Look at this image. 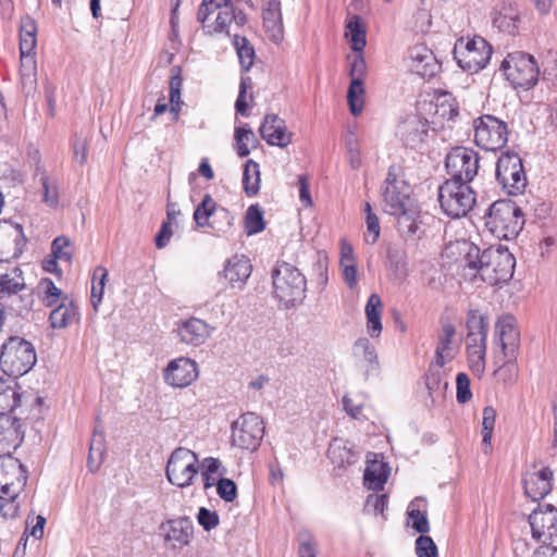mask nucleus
<instances>
[{
	"mask_svg": "<svg viewBox=\"0 0 557 557\" xmlns=\"http://www.w3.org/2000/svg\"><path fill=\"white\" fill-rule=\"evenodd\" d=\"M516 259L507 248L490 247L480 250L470 245L462 265L465 280L474 282L478 276L492 286L508 282L515 272Z\"/></svg>",
	"mask_w": 557,
	"mask_h": 557,
	"instance_id": "nucleus-1",
	"label": "nucleus"
},
{
	"mask_svg": "<svg viewBox=\"0 0 557 557\" xmlns=\"http://www.w3.org/2000/svg\"><path fill=\"white\" fill-rule=\"evenodd\" d=\"M274 298L284 309L299 306L306 298L307 280L294 264L278 261L272 270Z\"/></svg>",
	"mask_w": 557,
	"mask_h": 557,
	"instance_id": "nucleus-2",
	"label": "nucleus"
},
{
	"mask_svg": "<svg viewBox=\"0 0 557 557\" xmlns=\"http://www.w3.org/2000/svg\"><path fill=\"white\" fill-rule=\"evenodd\" d=\"M486 230L498 239H512L522 230V210L509 199L493 202L484 214Z\"/></svg>",
	"mask_w": 557,
	"mask_h": 557,
	"instance_id": "nucleus-3",
	"label": "nucleus"
},
{
	"mask_svg": "<svg viewBox=\"0 0 557 557\" xmlns=\"http://www.w3.org/2000/svg\"><path fill=\"white\" fill-rule=\"evenodd\" d=\"M34 345L20 336L9 337L1 346L0 368L12 379L28 373L36 364Z\"/></svg>",
	"mask_w": 557,
	"mask_h": 557,
	"instance_id": "nucleus-4",
	"label": "nucleus"
},
{
	"mask_svg": "<svg viewBox=\"0 0 557 557\" xmlns=\"http://www.w3.org/2000/svg\"><path fill=\"white\" fill-rule=\"evenodd\" d=\"M466 351L471 371L481 376L485 371L486 339L488 331L487 317L479 310L471 309L467 315Z\"/></svg>",
	"mask_w": 557,
	"mask_h": 557,
	"instance_id": "nucleus-5",
	"label": "nucleus"
},
{
	"mask_svg": "<svg viewBox=\"0 0 557 557\" xmlns=\"http://www.w3.org/2000/svg\"><path fill=\"white\" fill-rule=\"evenodd\" d=\"M438 201L447 216L459 219L466 216L475 205V193L469 184L446 180L438 188Z\"/></svg>",
	"mask_w": 557,
	"mask_h": 557,
	"instance_id": "nucleus-6",
	"label": "nucleus"
},
{
	"mask_svg": "<svg viewBox=\"0 0 557 557\" xmlns=\"http://www.w3.org/2000/svg\"><path fill=\"white\" fill-rule=\"evenodd\" d=\"M500 70L513 88L528 90L539 81L540 67L533 55L515 51L503 60Z\"/></svg>",
	"mask_w": 557,
	"mask_h": 557,
	"instance_id": "nucleus-7",
	"label": "nucleus"
},
{
	"mask_svg": "<svg viewBox=\"0 0 557 557\" xmlns=\"http://www.w3.org/2000/svg\"><path fill=\"white\" fill-rule=\"evenodd\" d=\"M453 53L457 64L463 71L478 73L490 62L493 48L481 36H474L473 38L460 37L455 42Z\"/></svg>",
	"mask_w": 557,
	"mask_h": 557,
	"instance_id": "nucleus-8",
	"label": "nucleus"
},
{
	"mask_svg": "<svg viewBox=\"0 0 557 557\" xmlns=\"http://www.w3.org/2000/svg\"><path fill=\"white\" fill-rule=\"evenodd\" d=\"M381 190L384 211L391 215L404 213L412 206L410 185L405 181L400 168L394 164L388 168Z\"/></svg>",
	"mask_w": 557,
	"mask_h": 557,
	"instance_id": "nucleus-9",
	"label": "nucleus"
},
{
	"mask_svg": "<svg viewBox=\"0 0 557 557\" xmlns=\"http://www.w3.org/2000/svg\"><path fill=\"white\" fill-rule=\"evenodd\" d=\"M473 132L475 145L486 151L500 150L508 143L507 123L492 114H482L474 119Z\"/></svg>",
	"mask_w": 557,
	"mask_h": 557,
	"instance_id": "nucleus-10",
	"label": "nucleus"
},
{
	"mask_svg": "<svg viewBox=\"0 0 557 557\" xmlns=\"http://www.w3.org/2000/svg\"><path fill=\"white\" fill-rule=\"evenodd\" d=\"M198 463L196 453L186 447L175 448L171 453L165 467L168 481L180 488L190 486L198 474Z\"/></svg>",
	"mask_w": 557,
	"mask_h": 557,
	"instance_id": "nucleus-11",
	"label": "nucleus"
},
{
	"mask_svg": "<svg viewBox=\"0 0 557 557\" xmlns=\"http://www.w3.org/2000/svg\"><path fill=\"white\" fill-rule=\"evenodd\" d=\"M496 180L511 196L520 195L527 187V176L522 159L515 151L503 152L496 163Z\"/></svg>",
	"mask_w": 557,
	"mask_h": 557,
	"instance_id": "nucleus-12",
	"label": "nucleus"
},
{
	"mask_svg": "<svg viewBox=\"0 0 557 557\" xmlns=\"http://www.w3.org/2000/svg\"><path fill=\"white\" fill-rule=\"evenodd\" d=\"M480 157L476 151L466 147H455L446 156L445 166L450 175L448 180L469 184L478 174Z\"/></svg>",
	"mask_w": 557,
	"mask_h": 557,
	"instance_id": "nucleus-13",
	"label": "nucleus"
},
{
	"mask_svg": "<svg viewBox=\"0 0 557 557\" xmlns=\"http://www.w3.org/2000/svg\"><path fill=\"white\" fill-rule=\"evenodd\" d=\"M264 425L253 412L243 413L232 424L233 445L247 450H256L263 438Z\"/></svg>",
	"mask_w": 557,
	"mask_h": 557,
	"instance_id": "nucleus-14",
	"label": "nucleus"
},
{
	"mask_svg": "<svg viewBox=\"0 0 557 557\" xmlns=\"http://www.w3.org/2000/svg\"><path fill=\"white\" fill-rule=\"evenodd\" d=\"M194 220L199 227L211 226L216 233H226L234 224L233 214L223 207L218 208L209 194L203 196L195 209Z\"/></svg>",
	"mask_w": 557,
	"mask_h": 557,
	"instance_id": "nucleus-15",
	"label": "nucleus"
},
{
	"mask_svg": "<svg viewBox=\"0 0 557 557\" xmlns=\"http://www.w3.org/2000/svg\"><path fill=\"white\" fill-rule=\"evenodd\" d=\"M532 537L546 544L557 536V508L553 505H539L529 516Z\"/></svg>",
	"mask_w": 557,
	"mask_h": 557,
	"instance_id": "nucleus-16",
	"label": "nucleus"
},
{
	"mask_svg": "<svg viewBox=\"0 0 557 557\" xmlns=\"http://www.w3.org/2000/svg\"><path fill=\"white\" fill-rule=\"evenodd\" d=\"M429 131V121L425 117L410 114L398 124L396 134L406 147L418 149L425 143Z\"/></svg>",
	"mask_w": 557,
	"mask_h": 557,
	"instance_id": "nucleus-17",
	"label": "nucleus"
},
{
	"mask_svg": "<svg viewBox=\"0 0 557 557\" xmlns=\"http://www.w3.org/2000/svg\"><path fill=\"white\" fill-rule=\"evenodd\" d=\"M396 216L398 233L406 242L421 239L426 233L428 221L434 220L428 213L417 211L412 206Z\"/></svg>",
	"mask_w": 557,
	"mask_h": 557,
	"instance_id": "nucleus-18",
	"label": "nucleus"
},
{
	"mask_svg": "<svg viewBox=\"0 0 557 557\" xmlns=\"http://www.w3.org/2000/svg\"><path fill=\"white\" fill-rule=\"evenodd\" d=\"M197 377V363L186 357H181L170 361L164 370V381L173 387H186Z\"/></svg>",
	"mask_w": 557,
	"mask_h": 557,
	"instance_id": "nucleus-19",
	"label": "nucleus"
},
{
	"mask_svg": "<svg viewBox=\"0 0 557 557\" xmlns=\"http://www.w3.org/2000/svg\"><path fill=\"white\" fill-rule=\"evenodd\" d=\"M495 334L502 346L504 357L516 360L520 346V333L511 315L500 318L495 325Z\"/></svg>",
	"mask_w": 557,
	"mask_h": 557,
	"instance_id": "nucleus-20",
	"label": "nucleus"
},
{
	"mask_svg": "<svg viewBox=\"0 0 557 557\" xmlns=\"http://www.w3.org/2000/svg\"><path fill=\"white\" fill-rule=\"evenodd\" d=\"M259 132L270 146L285 148L292 143L293 133L287 131L285 121L277 114H267Z\"/></svg>",
	"mask_w": 557,
	"mask_h": 557,
	"instance_id": "nucleus-21",
	"label": "nucleus"
},
{
	"mask_svg": "<svg viewBox=\"0 0 557 557\" xmlns=\"http://www.w3.org/2000/svg\"><path fill=\"white\" fill-rule=\"evenodd\" d=\"M262 18L268 38L280 44L284 38L281 0H262Z\"/></svg>",
	"mask_w": 557,
	"mask_h": 557,
	"instance_id": "nucleus-22",
	"label": "nucleus"
},
{
	"mask_svg": "<svg viewBox=\"0 0 557 557\" xmlns=\"http://www.w3.org/2000/svg\"><path fill=\"white\" fill-rule=\"evenodd\" d=\"M552 481L553 471L548 467L527 472L523 478L524 492L532 500H540L552 491Z\"/></svg>",
	"mask_w": 557,
	"mask_h": 557,
	"instance_id": "nucleus-23",
	"label": "nucleus"
},
{
	"mask_svg": "<svg viewBox=\"0 0 557 557\" xmlns=\"http://www.w3.org/2000/svg\"><path fill=\"white\" fill-rule=\"evenodd\" d=\"M409 58L412 71L423 78L435 76L441 69L433 51L423 45L412 47L409 50Z\"/></svg>",
	"mask_w": 557,
	"mask_h": 557,
	"instance_id": "nucleus-24",
	"label": "nucleus"
},
{
	"mask_svg": "<svg viewBox=\"0 0 557 557\" xmlns=\"http://www.w3.org/2000/svg\"><path fill=\"white\" fill-rule=\"evenodd\" d=\"M24 432L17 418L0 417V457L11 454L23 441Z\"/></svg>",
	"mask_w": 557,
	"mask_h": 557,
	"instance_id": "nucleus-25",
	"label": "nucleus"
},
{
	"mask_svg": "<svg viewBox=\"0 0 557 557\" xmlns=\"http://www.w3.org/2000/svg\"><path fill=\"white\" fill-rule=\"evenodd\" d=\"M26 244V237L23 226L11 221H0V247L13 257H18L23 252Z\"/></svg>",
	"mask_w": 557,
	"mask_h": 557,
	"instance_id": "nucleus-26",
	"label": "nucleus"
},
{
	"mask_svg": "<svg viewBox=\"0 0 557 557\" xmlns=\"http://www.w3.org/2000/svg\"><path fill=\"white\" fill-rule=\"evenodd\" d=\"M251 271L252 265L250 260L243 255H235L227 260L220 275H222L232 287L243 288Z\"/></svg>",
	"mask_w": 557,
	"mask_h": 557,
	"instance_id": "nucleus-27",
	"label": "nucleus"
},
{
	"mask_svg": "<svg viewBox=\"0 0 557 557\" xmlns=\"http://www.w3.org/2000/svg\"><path fill=\"white\" fill-rule=\"evenodd\" d=\"M160 529L164 532L165 541L177 543L180 547L187 546L194 534L193 521L188 517L168 520L161 523Z\"/></svg>",
	"mask_w": 557,
	"mask_h": 557,
	"instance_id": "nucleus-28",
	"label": "nucleus"
},
{
	"mask_svg": "<svg viewBox=\"0 0 557 557\" xmlns=\"http://www.w3.org/2000/svg\"><path fill=\"white\" fill-rule=\"evenodd\" d=\"M52 307L49 322L53 329H64L79 320V308L70 296L62 297V300Z\"/></svg>",
	"mask_w": 557,
	"mask_h": 557,
	"instance_id": "nucleus-29",
	"label": "nucleus"
},
{
	"mask_svg": "<svg viewBox=\"0 0 557 557\" xmlns=\"http://www.w3.org/2000/svg\"><path fill=\"white\" fill-rule=\"evenodd\" d=\"M178 335L183 343L199 346L209 337V325L200 319L190 318L181 323Z\"/></svg>",
	"mask_w": 557,
	"mask_h": 557,
	"instance_id": "nucleus-30",
	"label": "nucleus"
},
{
	"mask_svg": "<svg viewBox=\"0 0 557 557\" xmlns=\"http://www.w3.org/2000/svg\"><path fill=\"white\" fill-rule=\"evenodd\" d=\"M17 382L12 377H0V417H10L21 403L22 393Z\"/></svg>",
	"mask_w": 557,
	"mask_h": 557,
	"instance_id": "nucleus-31",
	"label": "nucleus"
},
{
	"mask_svg": "<svg viewBox=\"0 0 557 557\" xmlns=\"http://www.w3.org/2000/svg\"><path fill=\"white\" fill-rule=\"evenodd\" d=\"M233 21L242 26L246 23L247 17L242 10H236L232 4L218 13L212 25H205V32L209 35L222 33Z\"/></svg>",
	"mask_w": 557,
	"mask_h": 557,
	"instance_id": "nucleus-32",
	"label": "nucleus"
},
{
	"mask_svg": "<svg viewBox=\"0 0 557 557\" xmlns=\"http://www.w3.org/2000/svg\"><path fill=\"white\" fill-rule=\"evenodd\" d=\"M519 12L511 3H503L493 17V25L500 32L515 35L518 30Z\"/></svg>",
	"mask_w": 557,
	"mask_h": 557,
	"instance_id": "nucleus-33",
	"label": "nucleus"
},
{
	"mask_svg": "<svg viewBox=\"0 0 557 557\" xmlns=\"http://www.w3.org/2000/svg\"><path fill=\"white\" fill-rule=\"evenodd\" d=\"M367 327L372 338L380 336L382 332V300L377 294H371L366 305Z\"/></svg>",
	"mask_w": 557,
	"mask_h": 557,
	"instance_id": "nucleus-34",
	"label": "nucleus"
},
{
	"mask_svg": "<svg viewBox=\"0 0 557 557\" xmlns=\"http://www.w3.org/2000/svg\"><path fill=\"white\" fill-rule=\"evenodd\" d=\"M25 285L22 271L18 268L2 274L0 276V302L13 298L21 289H25Z\"/></svg>",
	"mask_w": 557,
	"mask_h": 557,
	"instance_id": "nucleus-35",
	"label": "nucleus"
},
{
	"mask_svg": "<svg viewBox=\"0 0 557 557\" xmlns=\"http://www.w3.org/2000/svg\"><path fill=\"white\" fill-rule=\"evenodd\" d=\"M346 37L350 39L351 49L361 52L366 45V26L359 15H352L346 24Z\"/></svg>",
	"mask_w": 557,
	"mask_h": 557,
	"instance_id": "nucleus-36",
	"label": "nucleus"
},
{
	"mask_svg": "<svg viewBox=\"0 0 557 557\" xmlns=\"http://www.w3.org/2000/svg\"><path fill=\"white\" fill-rule=\"evenodd\" d=\"M386 465L383 462L373 461L367 466L363 474L364 485L372 491H381L387 481Z\"/></svg>",
	"mask_w": 557,
	"mask_h": 557,
	"instance_id": "nucleus-37",
	"label": "nucleus"
},
{
	"mask_svg": "<svg viewBox=\"0 0 557 557\" xmlns=\"http://www.w3.org/2000/svg\"><path fill=\"white\" fill-rule=\"evenodd\" d=\"M104 451V434L96 426L92 438L90 441L89 454L87 458V466L91 472H96L99 469L103 459Z\"/></svg>",
	"mask_w": 557,
	"mask_h": 557,
	"instance_id": "nucleus-38",
	"label": "nucleus"
},
{
	"mask_svg": "<svg viewBox=\"0 0 557 557\" xmlns=\"http://www.w3.org/2000/svg\"><path fill=\"white\" fill-rule=\"evenodd\" d=\"M423 502L421 498H414L408 506L407 509V517H408V524L411 525V528L420 533L425 534L430 531V523L428 520V512L426 510H421L419 508V504Z\"/></svg>",
	"mask_w": 557,
	"mask_h": 557,
	"instance_id": "nucleus-39",
	"label": "nucleus"
},
{
	"mask_svg": "<svg viewBox=\"0 0 557 557\" xmlns=\"http://www.w3.org/2000/svg\"><path fill=\"white\" fill-rule=\"evenodd\" d=\"M425 385L433 401L437 398H444L445 392L448 387V382L444 381V371L433 369V366H431L425 374Z\"/></svg>",
	"mask_w": 557,
	"mask_h": 557,
	"instance_id": "nucleus-40",
	"label": "nucleus"
},
{
	"mask_svg": "<svg viewBox=\"0 0 557 557\" xmlns=\"http://www.w3.org/2000/svg\"><path fill=\"white\" fill-rule=\"evenodd\" d=\"M243 187L248 197H253L260 189V170L259 164L253 160H248L244 165Z\"/></svg>",
	"mask_w": 557,
	"mask_h": 557,
	"instance_id": "nucleus-41",
	"label": "nucleus"
},
{
	"mask_svg": "<svg viewBox=\"0 0 557 557\" xmlns=\"http://www.w3.org/2000/svg\"><path fill=\"white\" fill-rule=\"evenodd\" d=\"M386 264L394 271L396 277H405L407 275L406 251L397 246L388 247L386 251Z\"/></svg>",
	"mask_w": 557,
	"mask_h": 557,
	"instance_id": "nucleus-42",
	"label": "nucleus"
},
{
	"mask_svg": "<svg viewBox=\"0 0 557 557\" xmlns=\"http://www.w3.org/2000/svg\"><path fill=\"white\" fill-rule=\"evenodd\" d=\"M107 278L108 270L102 265L96 267L92 273L90 292V300L95 311L98 310V307L102 301Z\"/></svg>",
	"mask_w": 557,
	"mask_h": 557,
	"instance_id": "nucleus-43",
	"label": "nucleus"
},
{
	"mask_svg": "<svg viewBox=\"0 0 557 557\" xmlns=\"http://www.w3.org/2000/svg\"><path fill=\"white\" fill-rule=\"evenodd\" d=\"M2 304L3 307L5 305L9 306L16 314L28 312L34 305L33 290L25 285V289H21V292L14 295L13 298H9L7 301H2Z\"/></svg>",
	"mask_w": 557,
	"mask_h": 557,
	"instance_id": "nucleus-44",
	"label": "nucleus"
},
{
	"mask_svg": "<svg viewBox=\"0 0 557 557\" xmlns=\"http://www.w3.org/2000/svg\"><path fill=\"white\" fill-rule=\"evenodd\" d=\"M245 228L248 235L260 233L265 228L263 210L258 203L248 207L245 215Z\"/></svg>",
	"mask_w": 557,
	"mask_h": 557,
	"instance_id": "nucleus-45",
	"label": "nucleus"
},
{
	"mask_svg": "<svg viewBox=\"0 0 557 557\" xmlns=\"http://www.w3.org/2000/svg\"><path fill=\"white\" fill-rule=\"evenodd\" d=\"M234 46L244 71H249L253 64L255 50L246 37L234 36Z\"/></svg>",
	"mask_w": 557,
	"mask_h": 557,
	"instance_id": "nucleus-46",
	"label": "nucleus"
},
{
	"mask_svg": "<svg viewBox=\"0 0 557 557\" xmlns=\"http://www.w3.org/2000/svg\"><path fill=\"white\" fill-rule=\"evenodd\" d=\"M363 81H351L347 92V100L350 112L355 116L359 115L363 110Z\"/></svg>",
	"mask_w": 557,
	"mask_h": 557,
	"instance_id": "nucleus-47",
	"label": "nucleus"
},
{
	"mask_svg": "<svg viewBox=\"0 0 557 557\" xmlns=\"http://www.w3.org/2000/svg\"><path fill=\"white\" fill-rule=\"evenodd\" d=\"M51 253L60 261L71 262L74 253L72 242L66 236H58L51 243Z\"/></svg>",
	"mask_w": 557,
	"mask_h": 557,
	"instance_id": "nucleus-48",
	"label": "nucleus"
},
{
	"mask_svg": "<svg viewBox=\"0 0 557 557\" xmlns=\"http://www.w3.org/2000/svg\"><path fill=\"white\" fill-rule=\"evenodd\" d=\"M236 141V151L240 158L247 157L250 153L248 144L257 143L255 133L246 126L237 127L234 135Z\"/></svg>",
	"mask_w": 557,
	"mask_h": 557,
	"instance_id": "nucleus-49",
	"label": "nucleus"
},
{
	"mask_svg": "<svg viewBox=\"0 0 557 557\" xmlns=\"http://www.w3.org/2000/svg\"><path fill=\"white\" fill-rule=\"evenodd\" d=\"M354 354L356 357L362 358L370 364L377 361L375 347L366 337L358 338L354 344Z\"/></svg>",
	"mask_w": 557,
	"mask_h": 557,
	"instance_id": "nucleus-50",
	"label": "nucleus"
},
{
	"mask_svg": "<svg viewBox=\"0 0 557 557\" xmlns=\"http://www.w3.org/2000/svg\"><path fill=\"white\" fill-rule=\"evenodd\" d=\"M39 287L44 293V302L48 307L57 305L62 300V297L66 296L59 287L54 285L50 278H42L40 281Z\"/></svg>",
	"mask_w": 557,
	"mask_h": 557,
	"instance_id": "nucleus-51",
	"label": "nucleus"
},
{
	"mask_svg": "<svg viewBox=\"0 0 557 557\" xmlns=\"http://www.w3.org/2000/svg\"><path fill=\"white\" fill-rule=\"evenodd\" d=\"M496 420V410L492 406H487L483 409L482 419V443L485 446H491L492 435Z\"/></svg>",
	"mask_w": 557,
	"mask_h": 557,
	"instance_id": "nucleus-52",
	"label": "nucleus"
},
{
	"mask_svg": "<svg viewBox=\"0 0 557 557\" xmlns=\"http://www.w3.org/2000/svg\"><path fill=\"white\" fill-rule=\"evenodd\" d=\"M455 334L456 329L450 322H442V326L437 335L436 349L454 352L451 344Z\"/></svg>",
	"mask_w": 557,
	"mask_h": 557,
	"instance_id": "nucleus-53",
	"label": "nucleus"
},
{
	"mask_svg": "<svg viewBox=\"0 0 557 557\" xmlns=\"http://www.w3.org/2000/svg\"><path fill=\"white\" fill-rule=\"evenodd\" d=\"M416 555L418 557H436L437 547L434 541L425 534H420L416 540Z\"/></svg>",
	"mask_w": 557,
	"mask_h": 557,
	"instance_id": "nucleus-54",
	"label": "nucleus"
},
{
	"mask_svg": "<svg viewBox=\"0 0 557 557\" xmlns=\"http://www.w3.org/2000/svg\"><path fill=\"white\" fill-rule=\"evenodd\" d=\"M216 493L226 503H232L237 497L235 482L227 478H221L216 482Z\"/></svg>",
	"mask_w": 557,
	"mask_h": 557,
	"instance_id": "nucleus-55",
	"label": "nucleus"
},
{
	"mask_svg": "<svg viewBox=\"0 0 557 557\" xmlns=\"http://www.w3.org/2000/svg\"><path fill=\"white\" fill-rule=\"evenodd\" d=\"M456 399L459 404H466L472 398V392L470 388V379L463 373L459 372L456 376Z\"/></svg>",
	"mask_w": 557,
	"mask_h": 557,
	"instance_id": "nucleus-56",
	"label": "nucleus"
},
{
	"mask_svg": "<svg viewBox=\"0 0 557 557\" xmlns=\"http://www.w3.org/2000/svg\"><path fill=\"white\" fill-rule=\"evenodd\" d=\"M40 184L44 189V201L50 207H57L59 203V191L55 185H52L50 183L49 177L46 175V173H42L40 175Z\"/></svg>",
	"mask_w": 557,
	"mask_h": 557,
	"instance_id": "nucleus-57",
	"label": "nucleus"
},
{
	"mask_svg": "<svg viewBox=\"0 0 557 557\" xmlns=\"http://www.w3.org/2000/svg\"><path fill=\"white\" fill-rule=\"evenodd\" d=\"M251 87V78L249 76L240 78L239 85V94L235 102L236 112L240 115H247L248 102L246 100L247 97V88Z\"/></svg>",
	"mask_w": 557,
	"mask_h": 557,
	"instance_id": "nucleus-58",
	"label": "nucleus"
},
{
	"mask_svg": "<svg viewBox=\"0 0 557 557\" xmlns=\"http://www.w3.org/2000/svg\"><path fill=\"white\" fill-rule=\"evenodd\" d=\"M367 231L364 233V240L367 244L374 245L381 234L380 221L376 214L366 216Z\"/></svg>",
	"mask_w": 557,
	"mask_h": 557,
	"instance_id": "nucleus-59",
	"label": "nucleus"
},
{
	"mask_svg": "<svg viewBox=\"0 0 557 557\" xmlns=\"http://www.w3.org/2000/svg\"><path fill=\"white\" fill-rule=\"evenodd\" d=\"M198 523L206 531H211L219 524V515L216 511H211L206 507H200L197 515Z\"/></svg>",
	"mask_w": 557,
	"mask_h": 557,
	"instance_id": "nucleus-60",
	"label": "nucleus"
},
{
	"mask_svg": "<svg viewBox=\"0 0 557 557\" xmlns=\"http://www.w3.org/2000/svg\"><path fill=\"white\" fill-rule=\"evenodd\" d=\"M220 11H223V9L218 4H213L212 0H202L198 9L197 21L200 22L202 24V27L205 28V25L213 24V22L208 23L210 15L214 13L218 14Z\"/></svg>",
	"mask_w": 557,
	"mask_h": 557,
	"instance_id": "nucleus-61",
	"label": "nucleus"
},
{
	"mask_svg": "<svg viewBox=\"0 0 557 557\" xmlns=\"http://www.w3.org/2000/svg\"><path fill=\"white\" fill-rule=\"evenodd\" d=\"M495 374L505 383H511L518 375V367L515 360L507 359L498 369Z\"/></svg>",
	"mask_w": 557,
	"mask_h": 557,
	"instance_id": "nucleus-62",
	"label": "nucleus"
},
{
	"mask_svg": "<svg viewBox=\"0 0 557 557\" xmlns=\"http://www.w3.org/2000/svg\"><path fill=\"white\" fill-rule=\"evenodd\" d=\"M73 160L81 166L87 162V141L81 136H75L72 143Z\"/></svg>",
	"mask_w": 557,
	"mask_h": 557,
	"instance_id": "nucleus-63",
	"label": "nucleus"
},
{
	"mask_svg": "<svg viewBox=\"0 0 557 557\" xmlns=\"http://www.w3.org/2000/svg\"><path fill=\"white\" fill-rule=\"evenodd\" d=\"M442 117L454 121L459 115V106L455 99L444 100L436 111Z\"/></svg>",
	"mask_w": 557,
	"mask_h": 557,
	"instance_id": "nucleus-64",
	"label": "nucleus"
}]
</instances>
